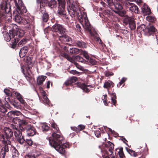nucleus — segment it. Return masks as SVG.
<instances>
[{
	"mask_svg": "<svg viewBox=\"0 0 158 158\" xmlns=\"http://www.w3.org/2000/svg\"><path fill=\"white\" fill-rule=\"evenodd\" d=\"M67 3V10L70 16L73 18L76 16L85 31L89 32L91 36H94L96 31L91 26L86 13L82 12L78 2L73 0H69Z\"/></svg>",
	"mask_w": 158,
	"mask_h": 158,
	"instance_id": "f257e3e1",
	"label": "nucleus"
},
{
	"mask_svg": "<svg viewBox=\"0 0 158 158\" xmlns=\"http://www.w3.org/2000/svg\"><path fill=\"white\" fill-rule=\"evenodd\" d=\"M52 135L53 139H48L50 145L55 148L59 153L61 154L64 153L65 152L64 148H68L69 146V143H64L63 137L59 134L54 132Z\"/></svg>",
	"mask_w": 158,
	"mask_h": 158,
	"instance_id": "f03ea898",
	"label": "nucleus"
},
{
	"mask_svg": "<svg viewBox=\"0 0 158 158\" xmlns=\"http://www.w3.org/2000/svg\"><path fill=\"white\" fill-rule=\"evenodd\" d=\"M4 134L2 135L3 139L2 140L3 143L6 144L1 149L0 152V158H4L6 156V152L9 151V148L7 145H10V138L13 135V132L10 128L5 127L4 128Z\"/></svg>",
	"mask_w": 158,
	"mask_h": 158,
	"instance_id": "7ed1b4c3",
	"label": "nucleus"
},
{
	"mask_svg": "<svg viewBox=\"0 0 158 158\" xmlns=\"http://www.w3.org/2000/svg\"><path fill=\"white\" fill-rule=\"evenodd\" d=\"M11 120L12 124H10V127L14 130V135L16 140L19 143L22 144L25 141V139L24 136H22L21 131L18 128L20 119L18 117H15L13 118Z\"/></svg>",
	"mask_w": 158,
	"mask_h": 158,
	"instance_id": "20e7f679",
	"label": "nucleus"
},
{
	"mask_svg": "<svg viewBox=\"0 0 158 158\" xmlns=\"http://www.w3.org/2000/svg\"><path fill=\"white\" fill-rule=\"evenodd\" d=\"M23 13L19 10H17L15 13H14L15 21L19 23L24 25L25 28L27 29H33L34 26L31 19L27 17L23 18L22 14Z\"/></svg>",
	"mask_w": 158,
	"mask_h": 158,
	"instance_id": "39448f33",
	"label": "nucleus"
},
{
	"mask_svg": "<svg viewBox=\"0 0 158 158\" xmlns=\"http://www.w3.org/2000/svg\"><path fill=\"white\" fill-rule=\"evenodd\" d=\"M17 26H15V29L13 28L12 30H10V33L11 35L12 38L13 39H11L10 45L11 47L13 48H15L19 40V37L23 36L24 32L23 30L18 28H17Z\"/></svg>",
	"mask_w": 158,
	"mask_h": 158,
	"instance_id": "423d86ee",
	"label": "nucleus"
},
{
	"mask_svg": "<svg viewBox=\"0 0 158 158\" xmlns=\"http://www.w3.org/2000/svg\"><path fill=\"white\" fill-rule=\"evenodd\" d=\"M2 3L0 5V12L4 13L3 17H4L6 20L10 21L11 19V14L10 13L11 9V6L10 4V1L11 0H6Z\"/></svg>",
	"mask_w": 158,
	"mask_h": 158,
	"instance_id": "0eeeda50",
	"label": "nucleus"
},
{
	"mask_svg": "<svg viewBox=\"0 0 158 158\" xmlns=\"http://www.w3.org/2000/svg\"><path fill=\"white\" fill-rule=\"evenodd\" d=\"M57 1L59 4L57 14L59 16L63 17H65V0H57Z\"/></svg>",
	"mask_w": 158,
	"mask_h": 158,
	"instance_id": "6e6552de",
	"label": "nucleus"
},
{
	"mask_svg": "<svg viewBox=\"0 0 158 158\" xmlns=\"http://www.w3.org/2000/svg\"><path fill=\"white\" fill-rule=\"evenodd\" d=\"M123 5L125 8L135 13H138V8L134 4L129 2H124Z\"/></svg>",
	"mask_w": 158,
	"mask_h": 158,
	"instance_id": "1a4fd4ad",
	"label": "nucleus"
},
{
	"mask_svg": "<svg viewBox=\"0 0 158 158\" xmlns=\"http://www.w3.org/2000/svg\"><path fill=\"white\" fill-rule=\"evenodd\" d=\"M52 30L58 35H62L65 33V29L62 26L59 24H56L52 26Z\"/></svg>",
	"mask_w": 158,
	"mask_h": 158,
	"instance_id": "9d476101",
	"label": "nucleus"
},
{
	"mask_svg": "<svg viewBox=\"0 0 158 158\" xmlns=\"http://www.w3.org/2000/svg\"><path fill=\"white\" fill-rule=\"evenodd\" d=\"M18 3L15 2V4L17 7V10H19L21 13H24L27 12V10L26 7L24 6L22 0H18Z\"/></svg>",
	"mask_w": 158,
	"mask_h": 158,
	"instance_id": "9b49d317",
	"label": "nucleus"
},
{
	"mask_svg": "<svg viewBox=\"0 0 158 158\" xmlns=\"http://www.w3.org/2000/svg\"><path fill=\"white\" fill-rule=\"evenodd\" d=\"M41 94L42 96V100L44 103L48 105L49 103V100L47 97L45 92L42 90L41 91Z\"/></svg>",
	"mask_w": 158,
	"mask_h": 158,
	"instance_id": "f8f14e48",
	"label": "nucleus"
},
{
	"mask_svg": "<svg viewBox=\"0 0 158 158\" xmlns=\"http://www.w3.org/2000/svg\"><path fill=\"white\" fill-rule=\"evenodd\" d=\"M155 31L156 29L152 25H150L147 27L143 30L144 32L148 34L149 35L155 32Z\"/></svg>",
	"mask_w": 158,
	"mask_h": 158,
	"instance_id": "ddd939ff",
	"label": "nucleus"
},
{
	"mask_svg": "<svg viewBox=\"0 0 158 158\" xmlns=\"http://www.w3.org/2000/svg\"><path fill=\"white\" fill-rule=\"evenodd\" d=\"M60 40L62 42H70L71 39L69 36L64 34V33L59 36Z\"/></svg>",
	"mask_w": 158,
	"mask_h": 158,
	"instance_id": "4468645a",
	"label": "nucleus"
},
{
	"mask_svg": "<svg viewBox=\"0 0 158 158\" xmlns=\"http://www.w3.org/2000/svg\"><path fill=\"white\" fill-rule=\"evenodd\" d=\"M142 12L144 15H149L151 14L150 8L147 5H144L142 8Z\"/></svg>",
	"mask_w": 158,
	"mask_h": 158,
	"instance_id": "2eb2a0df",
	"label": "nucleus"
},
{
	"mask_svg": "<svg viewBox=\"0 0 158 158\" xmlns=\"http://www.w3.org/2000/svg\"><path fill=\"white\" fill-rule=\"evenodd\" d=\"M27 135L29 136H33L35 134L36 131L35 128L33 127H31L27 129Z\"/></svg>",
	"mask_w": 158,
	"mask_h": 158,
	"instance_id": "dca6fc26",
	"label": "nucleus"
},
{
	"mask_svg": "<svg viewBox=\"0 0 158 158\" xmlns=\"http://www.w3.org/2000/svg\"><path fill=\"white\" fill-rule=\"evenodd\" d=\"M77 86L81 88L84 91L86 92H89V90L87 88V86L84 83H81L80 82L77 83Z\"/></svg>",
	"mask_w": 158,
	"mask_h": 158,
	"instance_id": "f3484780",
	"label": "nucleus"
},
{
	"mask_svg": "<svg viewBox=\"0 0 158 158\" xmlns=\"http://www.w3.org/2000/svg\"><path fill=\"white\" fill-rule=\"evenodd\" d=\"M28 52V48L27 47H24L21 49L19 52V56L21 57H24Z\"/></svg>",
	"mask_w": 158,
	"mask_h": 158,
	"instance_id": "a211bd4d",
	"label": "nucleus"
},
{
	"mask_svg": "<svg viewBox=\"0 0 158 158\" xmlns=\"http://www.w3.org/2000/svg\"><path fill=\"white\" fill-rule=\"evenodd\" d=\"M113 6H114L115 8L118 10V11H115V12L119 14V11L122 9V6L120 3L118 2L114 3Z\"/></svg>",
	"mask_w": 158,
	"mask_h": 158,
	"instance_id": "6ab92c4d",
	"label": "nucleus"
},
{
	"mask_svg": "<svg viewBox=\"0 0 158 158\" xmlns=\"http://www.w3.org/2000/svg\"><path fill=\"white\" fill-rule=\"evenodd\" d=\"M17 98L19 101L21 103L23 104H25V102L23 98L22 95L17 92H16L15 93Z\"/></svg>",
	"mask_w": 158,
	"mask_h": 158,
	"instance_id": "aec40b11",
	"label": "nucleus"
},
{
	"mask_svg": "<svg viewBox=\"0 0 158 158\" xmlns=\"http://www.w3.org/2000/svg\"><path fill=\"white\" fill-rule=\"evenodd\" d=\"M46 77L44 76H39L37 78V83L39 85H41L44 81Z\"/></svg>",
	"mask_w": 158,
	"mask_h": 158,
	"instance_id": "412c9836",
	"label": "nucleus"
},
{
	"mask_svg": "<svg viewBox=\"0 0 158 158\" xmlns=\"http://www.w3.org/2000/svg\"><path fill=\"white\" fill-rule=\"evenodd\" d=\"M114 85V83L112 81L109 80L105 82L103 85V87L104 88L108 89L111 86L113 87Z\"/></svg>",
	"mask_w": 158,
	"mask_h": 158,
	"instance_id": "4be33fe9",
	"label": "nucleus"
},
{
	"mask_svg": "<svg viewBox=\"0 0 158 158\" xmlns=\"http://www.w3.org/2000/svg\"><path fill=\"white\" fill-rule=\"evenodd\" d=\"M75 44L76 46L80 48H85L86 47V45L83 42L77 41L75 42Z\"/></svg>",
	"mask_w": 158,
	"mask_h": 158,
	"instance_id": "5701e85b",
	"label": "nucleus"
},
{
	"mask_svg": "<svg viewBox=\"0 0 158 158\" xmlns=\"http://www.w3.org/2000/svg\"><path fill=\"white\" fill-rule=\"evenodd\" d=\"M27 68L30 70L32 68V61L30 57H27Z\"/></svg>",
	"mask_w": 158,
	"mask_h": 158,
	"instance_id": "b1692460",
	"label": "nucleus"
},
{
	"mask_svg": "<svg viewBox=\"0 0 158 158\" xmlns=\"http://www.w3.org/2000/svg\"><path fill=\"white\" fill-rule=\"evenodd\" d=\"M70 53L72 54H77L80 52V50L76 48H71L69 50Z\"/></svg>",
	"mask_w": 158,
	"mask_h": 158,
	"instance_id": "393cba45",
	"label": "nucleus"
},
{
	"mask_svg": "<svg viewBox=\"0 0 158 158\" xmlns=\"http://www.w3.org/2000/svg\"><path fill=\"white\" fill-rule=\"evenodd\" d=\"M129 25L130 28L131 30L135 29V23L133 19H131L129 20Z\"/></svg>",
	"mask_w": 158,
	"mask_h": 158,
	"instance_id": "a878e982",
	"label": "nucleus"
},
{
	"mask_svg": "<svg viewBox=\"0 0 158 158\" xmlns=\"http://www.w3.org/2000/svg\"><path fill=\"white\" fill-rule=\"evenodd\" d=\"M48 5L51 8H53L56 7L57 2L54 0H51L49 3Z\"/></svg>",
	"mask_w": 158,
	"mask_h": 158,
	"instance_id": "bb28decb",
	"label": "nucleus"
},
{
	"mask_svg": "<svg viewBox=\"0 0 158 158\" xmlns=\"http://www.w3.org/2000/svg\"><path fill=\"white\" fill-rule=\"evenodd\" d=\"M5 40L6 41H9L12 38L11 35H10V33L9 34L8 33H6L4 34Z\"/></svg>",
	"mask_w": 158,
	"mask_h": 158,
	"instance_id": "cd10ccee",
	"label": "nucleus"
},
{
	"mask_svg": "<svg viewBox=\"0 0 158 158\" xmlns=\"http://www.w3.org/2000/svg\"><path fill=\"white\" fill-rule=\"evenodd\" d=\"M61 55L62 56L66 58L68 60L70 61V62L73 63L74 62L73 59L70 57L68 55L65 53H64L62 54Z\"/></svg>",
	"mask_w": 158,
	"mask_h": 158,
	"instance_id": "c85d7f7f",
	"label": "nucleus"
},
{
	"mask_svg": "<svg viewBox=\"0 0 158 158\" xmlns=\"http://www.w3.org/2000/svg\"><path fill=\"white\" fill-rule=\"evenodd\" d=\"M12 155L13 158H19L18 151L15 148H14L12 150Z\"/></svg>",
	"mask_w": 158,
	"mask_h": 158,
	"instance_id": "c756f323",
	"label": "nucleus"
},
{
	"mask_svg": "<svg viewBox=\"0 0 158 158\" xmlns=\"http://www.w3.org/2000/svg\"><path fill=\"white\" fill-rule=\"evenodd\" d=\"M111 101L114 105H115L116 103V94L114 93H112L111 94Z\"/></svg>",
	"mask_w": 158,
	"mask_h": 158,
	"instance_id": "7c9ffc66",
	"label": "nucleus"
},
{
	"mask_svg": "<svg viewBox=\"0 0 158 158\" xmlns=\"http://www.w3.org/2000/svg\"><path fill=\"white\" fill-rule=\"evenodd\" d=\"M81 53L87 60H89V56L87 52L85 51L81 50Z\"/></svg>",
	"mask_w": 158,
	"mask_h": 158,
	"instance_id": "2f4dec72",
	"label": "nucleus"
},
{
	"mask_svg": "<svg viewBox=\"0 0 158 158\" xmlns=\"http://www.w3.org/2000/svg\"><path fill=\"white\" fill-rule=\"evenodd\" d=\"M103 15L105 17L107 18L108 17L109 15H112V13L110 10H106L103 12Z\"/></svg>",
	"mask_w": 158,
	"mask_h": 158,
	"instance_id": "473e14b6",
	"label": "nucleus"
},
{
	"mask_svg": "<svg viewBox=\"0 0 158 158\" xmlns=\"http://www.w3.org/2000/svg\"><path fill=\"white\" fill-rule=\"evenodd\" d=\"M41 127L42 131L44 132L47 131L49 129V126L46 123L42 124Z\"/></svg>",
	"mask_w": 158,
	"mask_h": 158,
	"instance_id": "72a5a7b5",
	"label": "nucleus"
},
{
	"mask_svg": "<svg viewBox=\"0 0 158 158\" xmlns=\"http://www.w3.org/2000/svg\"><path fill=\"white\" fill-rule=\"evenodd\" d=\"M148 15L146 18L147 20L149 22H154L156 20V18L153 16Z\"/></svg>",
	"mask_w": 158,
	"mask_h": 158,
	"instance_id": "f704fd0d",
	"label": "nucleus"
},
{
	"mask_svg": "<svg viewBox=\"0 0 158 158\" xmlns=\"http://www.w3.org/2000/svg\"><path fill=\"white\" fill-rule=\"evenodd\" d=\"M28 73L27 74L26 73L25 74L24 73V74L26 79L30 82L31 81V80L32 79V76L29 74V72L28 71Z\"/></svg>",
	"mask_w": 158,
	"mask_h": 158,
	"instance_id": "c9c22d12",
	"label": "nucleus"
},
{
	"mask_svg": "<svg viewBox=\"0 0 158 158\" xmlns=\"http://www.w3.org/2000/svg\"><path fill=\"white\" fill-rule=\"evenodd\" d=\"M48 19V15L47 13H44L43 16V20L44 22H47Z\"/></svg>",
	"mask_w": 158,
	"mask_h": 158,
	"instance_id": "e433bc0d",
	"label": "nucleus"
},
{
	"mask_svg": "<svg viewBox=\"0 0 158 158\" xmlns=\"http://www.w3.org/2000/svg\"><path fill=\"white\" fill-rule=\"evenodd\" d=\"M26 42V40L25 39H23L20 41L18 44V45L19 47H21L22 45L25 44Z\"/></svg>",
	"mask_w": 158,
	"mask_h": 158,
	"instance_id": "4c0bfd02",
	"label": "nucleus"
},
{
	"mask_svg": "<svg viewBox=\"0 0 158 158\" xmlns=\"http://www.w3.org/2000/svg\"><path fill=\"white\" fill-rule=\"evenodd\" d=\"M76 60L79 62H83L84 61V59L83 57L80 56H77L75 57Z\"/></svg>",
	"mask_w": 158,
	"mask_h": 158,
	"instance_id": "58836bf2",
	"label": "nucleus"
},
{
	"mask_svg": "<svg viewBox=\"0 0 158 158\" xmlns=\"http://www.w3.org/2000/svg\"><path fill=\"white\" fill-rule=\"evenodd\" d=\"M51 126L53 128L54 130H54V131L57 132L58 131L59 128L54 123H53L52 124Z\"/></svg>",
	"mask_w": 158,
	"mask_h": 158,
	"instance_id": "ea45409f",
	"label": "nucleus"
},
{
	"mask_svg": "<svg viewBox=\"0 0 158 158\" xmlns=\"http://www.w3.org/2000/svg\"><path fill=\"white\" fill-rule=\"evenodd\" d=\"M69 79L72 83L76 82L77 79V78L75 77H72Z\"/></svg>",
	"mask_w": 158,
	"mask_h": 158,
	"instance_id": "a19ab883",
	"label": "nucleus"
},
{
	"mask_svg": "<svg viewBox=\"0 0 158 158\" xmlns=\"http://www.w3.org/2000/svg\"><path fill=\"white\" fill-rule=\"evenodd\" d=\"M118 153L120 158H123L124 157V154H123V150L120 149L118 152Z\"/></svg>",
	"mask_w": 158,
	"mask_h": 158,
	"instance_id": "79ce46f5",
	"label": "nucleus"
},
{
	"mask_svg": "<svg viewBox=\"0 0 158 158\" xmlns=\"http://www.w3.org/2000/svg\"><path fill=\"white\" fill-rule=\"evenodd\" d=\"M125 2H135L138 4L142 2V0H125Z\"/></svg>",
	"mask_w": 158,
	"mask_h": 158,
	"instance_id": "37998d69",
	"label": "nucleus"
},
{
	"mask_svg": "<svg viewBox=\"0 0 158 158\" xmlns=\"http://www.w3.org/2000/svg\"><path fill=\"white\" fill-rule=\"evenodd\" d=\"M14 116L16 115V116H19L20 115H21V113L19 111L15 110L13 111Z\"/></svg>",
	"mask_w": 158,
	"mask_h": 158,
	"instance_id": "c03bdc74",
	"label": "nucleus"
},
{
	"mask_svg": "<svg viewBox=\"0 0 158 158\" xmlns=\"http://www.w3.org/2000/svg\"><path fill=\"white\" fill-rule=\"evenodd\" d=\"M25 158H36L34 155L28 154L25 156Z\"/></svg>",
	"mask_w": 158,
	"mask_h": 158,
	"instance_id": "a18cd8bd",
	"label": "nucleus"
},
{
	"mask_svg": "<svg viewBox=\"0 0 158 158\" xmlns=\"http://www.w3.org/2000/svg\"><path fill=\"white\" fill-rule=\"evenodd\" d=\"M74 64L76 65L77 67L80 70H83L84 69V68L83 67L80 65H79L77 63H74Z\"/></svg>",
	"mask_w": 158,
	"mask_h": 158,
	"instance_id": "49530a36",
	"label": "nucleus"
},
{
	"mask_svg": "<svg viewBox=\"0 0 158 158\" xmlns=\"http://www.w3.org/2000/svg\"><path fill=\"white\" fill-rule=\"evenodd\" d=\"M6 111V109L2 106H0V112L2 113H5Z\"/></svg>",
	"mask_w": 158,
	"mask_h": 158,
	"instance_id": "de8ad7c7",
	"label": "nucleus"
},
{
	"mask_svg": "<svg viewBox=\"0 0 158 158\" xmlns=\"http://www.w3.org/2000/svg\"><path fill=\"white\" fill-rule=\"evenodd\" d=\"M26 141L28 145L31 146L32 145L33 141L31 139H26Z\"/></svg>",
	"mask_w": 158,
	"mask_h": 158,
	"instance_id": "09e8293b",
	"label": "nucleus"
},
{
	"mask_svg": "<svg viewBox=\"0 0 158 158\" xmlns=\"http://www.w3.org/2000/svg\"><path fill=\"white\" fill-rule=\"evenodd\" d=\"M107 2L109 6H113L114 3L113 2V0H107Z\"/></svg>",
	"mask_w": 158,
	"mask_h": 158,
	"instance_id": "8fccbe9b",
	"label": "nucleus"
},
{
	"mask_svg": "<svg viewBox=\"0 0 158 158\" xmlns=\"http://www.w3.org/2000/svg\"><path fill=\"white\" fill-rule=\"evenodd\" d=\"M4 92L7 95H10V91L7 89H4Z\"/></svg>",
	"mask_w": 158,
	"mask_h": 158,
	"instance_id": "3c124183",
	"label": "nucleus"
},
{
	"mask_svg": "<svg viewBox=\"0 0 158 158\" xmlns=\"http://www.w3.org/2000/svg\"><path fill=\"white\" fill-rule=\"evenodd\" d=\"M7 115L9 117L13 118V116H14L13 111L9 112L7 114Z\"/></svg>",
	"mask_w": 158,
	"mask_h": 158,
	"instance_id": "603ef678",
	"label": "nucleus"
},
{
	"mask_svg": "<svg viewBox=\"0 0 158 158\" xmlns=\"http://www.w3.org/2000/svg\"><path fill=\"white\" fill-rule=\"evenodd\" d=\"M19 122V125H26L27 124V122L24 120H23L20 119V121Z\"/></svg>",
	"mask_w": 158,
	"mask_h": 158,
	"instance_id": "864d4df0",
	"label": "nucleus"
},
{
	"mask_svg": "<svg viewBox=\"0 0 158 158\" xmlns=\"http://www.w3.org/2000/svg\"><path fill=\"white\" fill-rule=\"evenodd\" d=\"M113 149L110 148L109 149V151L110 152L109 155H110V157L114 158V156L113 155H112L113 152L112 150Z\"/></svg>",
	"mask_w": 158,
	"mask_h": 158,
	"instance_id": "5fc2aeb1",
	"label": "nucleus"
},
{
	"mask_svg": "<svg viewBox=\"0 0 158 158\" xmlns=\"http://www.w3.org/2000/svg\"><path fill=\"white\" fill-rule=\"evenodd\" d=\"M113 74L112 72H106L105 74V75L107 77H109L113 75Z\"/></svg>",
	"mask_w": 158,
	"mask_h": 158,
	"instance_id": "6e6d98bb",
	"label": "nucleus"
},
{
	"mask_svg": "<svg viewBox=\"0 0 158 158\" xmlns=\"http://www.w3.org/2000/svg\"><path fill=\"white\" fill-rule=\"evenodd\" d=\"M47 0H37V2L38 3H46Z\"/></svg>",
	"mask_w": 158,
	"mask_h": 158,
	"instance_id": "4d7b16f0",
	"label": "nucleus"
},
{
	"mask_svg": "<svg viewBox=\"0 0 158 158\" xmlns=\"http://www.w3.org/2000/svg\"><path fill=\"white\" fill-rule=\"evenodd\" d=\"M85 128V126L82 125H79L77 127V128L80 130L84 129Z\"/></svg>",
	"mask_w": 158,
	"mask_h": 158,
	"instance_id": "13d9d810",
	"label": "nucleus"
},
{
	"mask_svg": "<svg viewBox=\"0 0 158 158\" xmlns=\"http://www.w3.org/2000/svg\"><path fill=\"white\" fill-rule=\"evenodd\" d=\"M72 83L70 81L69 79H68L67 81L65 82V84L66 85H68L70 84H71Z\"/></svg>",
	"mask_w": 158,
	"mask_h": 158,
	"instance_id": "bf43d9fd",
	"label": "nucleus"
},
{
	"mask_svg": "<svg viewBox=\"0 0 158 158\" xmlns=\"http://www.w3.org/2000/svg\"><path fill=\"white\" fill-rule=\"evenodd\" d=\"M76 27L77 29V30L79 31H80L81 28L80 25L79 24H77L76 25Z\"/></svg>",
	"mask_w": 158,
	"mask_h": 158,
	"instance_id": "052dcab7",
	"label": "nucleus"
},
{
	"mask_svg": "<svg viewBox=\"0 0 158 158\" xmlns=\"http://www.w3.org/2000/svg\"><path fill=\"white\" fill-rule=\"evenodd\" d=\"M13 105L14 107L17 109L20 108V106L16 103H14L13 104Z\"/></svg>",
	"mask_w": 158,
	"mask_h": 158,
	"instance_id": "680f3d73",
	"label": "nucleus"
},
{
	"mask_svg": "<svg viewBox=\"0 0 158 158\" xmlns=\"http://www.w3.org/2000/svg\"><path fill=\"white\" fill-rule=\"evenodd\" d=\"M71 73L73 74H78L79 73L76 70H73L71 71Z\"/></svg>",
	"mask_w": 158,
	"mask_h": 158,
	"instance_id": "e2e57ef3",
	"label": "nucleus"
},
{
	"mask_svg": "<svg viewBox=\"0 0 158 158\" xmlns=\"http://www.w3.org/2000/svg\"><path fill=\"white\" fill-rule=\"evenodd\" d=\"M109 144L110 145V148H111V149H113L114 148V144L113 143H112L110 142L109 143Z\"/></svg>",
	"mask_w": 158,
	"mask_h": 158,
	"instance_id": "0e129e2a",
	"label": "nucleus"
},
{
	"mask_svg": "<svg viewBox=\"0 0 158 158\" xmlns=\"http://www.w3.org/2000/svg\"><path fill=\"white\" fill-rule=\"evenodd\" d=\"M131 156H133L134 157H136L137 156V153L135 152L134 151L133 152V153H132L130 154Z\"/></svg>",
	"mask_w": 158,
	"mask_h": 158,
	"instance_id": "69168bd1",
	"label": "nucleus"
},
{
	"mask_svg": "<svg viewBox=\"0 0 158 158\" xmlns=\"http://www.w3.org/2000/svg\"><path fill=\"white\" fill-rule=\"evenodd\" d=\"M123 83L122 82V81H121L119 82V84L117 85V86L118 87H119Z\"/></svg>",
	"mask_w": 158,
	"mask_h": 158,
	"instance_id": "338daca9",
	"label": "nucleus"
},
{
	"mask_svg": "<svg viewBox=\"0 0 158 158\" xmlns=\"http://www.w3.org/2000/svg\"><path fill=\"white\" fill-rule=\"evenodd\" d=\"M50 83V81H48L47 82V88H49Z\"/></svg>",
	"mask_w": 158,
	"mask_h": 158,
	"instance_id": "774afa93",
	"label": "nucleus"
}]
</instances>
